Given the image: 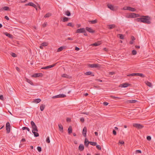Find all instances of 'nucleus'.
I'll return each instance as SVG.
<instances>
[{
    "label": "nucleus",
    "instance_id": "obj_13",
    "mask_svg": "<svg viewBox=\"0 0 155 155\" xmlns=\"http://www.w3.org/2000/svg\"><path fill=\"white\" fill-rule=\"evenodd\" d=\"M84 145L87 147H88V145L89 143H90V142H89L86 138H85L84 140Z\"/></svg>",
    "mask_w": 155,
    "mask_h": 155
},
{
    "label": "nucleus",
    "instance_id": "obj_56",
    "mask_svg": "<svg viewBox=\"0 0 155 155\" xmlns=\"http://www.w3.org/2000/svg\"><path fill=\"white\" fill-rule=\"evenodd\" d=\"M47 25V22H45L42 25V26L43 27H46Z\"/></svg>",
    "mask_w": 155,
    "mask_h": 155
},
{
    "label": "nucleus",
    "instance_id": "obj_54",
    "mask_svg": "<svg viewBox=\"0 0 155 155\" xmlns=\"http://www.w3.org/2000/svg\"><path fill=\"white\" fill-rule=\"evenodd\" d=\"M124 143V142L123 141L119 140L118 142V144H123Z\"/></svg>",
    "mask_w": 155,
    "mask_h": 155
},
{
    "label": "nucleus",
    "instance_id": "obj_15",
    "mask_svg": "<svg viewBox=\"0 0 155 155\" xmlns=\"http://www.w3.org/2000/svg\"><path fill=\"white\" fill-rule=\"evenodd\" d=\"M108 7L109 8L110 10L112 11L114 10V8L112 5L111 4H108L107 5Z\"/></svg>",
    "mask_w": 155,
    "mask_h": 155
},
{
    "label": "nucleus",
    "instance_id": "obj_26",
    "mask_svg": "<svg viewBox=\"0 0 155 155\" xmlns=\"http://www.w3.org/2000/svg\"><path fill=\"white\" fill-rule=\"evenodd\" d=\"M45 107V105L43 104H41L40 107V109L41 111H43Z\"/></svg>",
    "mask_w": 155,
    "mask_h": 155
},
{
    "label": "nucleus",
    "instance_id": "obj_50",
    "mask_svg": "<svg viewBox=\"0 0 155 155\" xmlns=\"http://www.w3.org/2000/svg\"><path fill=\"white\" fill-rule=\"evenodd\" d=\"M11 55L12 56L14 57H15L17 56V55L15 53H12Z\"/></svg>",
    "mask_w": 155,
    "mask_h": 155
},
{
    "label": "nucleus",
    "instance_id": "obj_11",
    "mask_svg": "<svg viewBox=\"0 0 155 155\" xmlns=\"http://www.w3.org/2000/svg\"><path fill=\"white\" fill-rule=\"evenodd\" d=\"M86 29L90 33L94 32V31L90 28H89L88 27H86Z\"/></svg>",
    "mask_w": 155,
    "mask_h": 155
},
{
    "label": "nucleus",
    "instance_id": "obj_59",
    "mask_svg": "<svg viewBox=\"0 0 155 155\" xmlns=\"http://www.w3.org/2000/svg\"><path fill=\"white\" fill-rule=\"evenodd\" d=\"M113 134L114 135H116L117 134V133H116V131L114 130H113Z\"/></svg>",
    "mask_w": 155,
    "mask_h": 155
},
{
    "label": "nucleus",
    "instance_id": "obj_58",
    "mask_svg": "<svg viewBox=\"0 0 155 155\" xmlns=\"http://www.w3.org/2000/svg\"><path fill=\"white\" fill-rule=\"evenodd\" d=\"M80 121L82 122H84V119L83 117L81 118L80 119Z\"/></svg>",
    "mask_w": 155,
    "mask_h": 155
},
{
    "label": "nucleus",
    "instance_id": "obj_17",
    "mask_svg": "<svg viewBox=\"0 0 155 155\" xmlns=\"http://www.w3.org/2000/svg\"><path fill=\"white\" fill-rule=\"evenodd\" d=\"M31 127L32 129V131H36V132L38 131V128L36 125H35L34 126L32 127Z\"/></svg>",
    "mask_w": 155,
    "mask_h": 155
},
{
    "label": "nucleus",
    "instance_id": "obj_31",
    "mask_svg": "<svg viewBox=\"0 0 155 155\" xmlns=\"http://www.w3.org/2000/svg\"><path fill=\"white\" fill-rule=\"evenodd\" d=\"M136 76H139L142 78H143L145 77V76L143 74L139 73H137Z\"/></svg>",
    "mask_w": 155,
    "mask_h": 155
},
{
    "label": "nucleus",
    "instance_id": "obj_46",
    "mask_svg": "<svg viewBox=\"0 0 155 155\" xmlns=\"http://www.w3.org/2000/svg\"><path fill=\"white\" fill-rule=\"evenodd\" d=\"M118 35L120 36L119 37L120 39H124V36L123 35L119 34Z\"/></svg>",
    "mask_w": 155,
    "mask_h": 155
},
{
    "label": "nucleus",
    "instance_id": "obj_21",
    "mask_svg": "<svg viewBox=\"0 0 155 155\" xmlns=\"http://www.w3.org/2000/svg\"><path fill=\"white\" fill-rule=\"evenodd\" d=\"M101 44V43L100 42H97L91 45L93 46H99Z\"/></svg>",
    "mask_w": 155,
    "mask_h": 155
},
{
    "label": "nucleus",
    "instance_id": "obj_9",
    "mask_svg": "<svg viewBox=\"0 0 155 155\" xmlns=\"http://www.w3.org/2000/svg\"><path fill=\"white\" fill-rule=\"evenodd\" d=\"M87 132V128L86 127H84L82 131V134L84 137H86Z\"/></svg>",
    "mask_w": 155,
    "mask_h": 155
},
{
    "label": "nucleus",
    "instance_id": "obj_18",
    "mask_svg": "<svg viewBox=\"0 0 155 155\" xmlns=\"http://www.w3.org/2000/svg\"><path fill=\"white\" fill-rule=\"evenodd\" d=\"M9 9V8L7 6H5L3 7L2 8L0 9L1 11L3 10L8 11Z\"/></svg>",
    "mask_w": 155,
    "mask_h": 155
},
{
    "label": "nucleus",
    "instance_id": "obj_28",
    "mask_svg": "<svg viewBox=\"0 0 155 155\" xmlns=\"http://www.w3.org/2000/svg\"><path fill=\"white\" fill-rule=\"evenodd\" d=\"M128 10L132 12H134L136 11V9L135 8H133L130 7H129L128 8Z\"/></svg>",
    "mask_w": 155,
    "mask_h": 155
},
{
    "label": "nucleus",
    "instance_id": "obj_55",
    "mask_svg": "<svg viewBox=\"0 0 155 155\" xmlns=\"http://www.w3.org/2000/svg\"><path fill=\"white\" fill-rule=\"evenodd\" d=\"M147 139L148 140H151V137L150 136H148L147 137Z\"/></svg>",
    "mask_w": 155,
    "mask_h": 155
},
{
    "label": "nucleus",
    "instance_id": "obj_53",
    "mask_svg": "<svg viewBox=\"0 0 155 155\" xmlns=\"http://www.w3.org/2000/svg\"><path fill=\"white\" fill-rule=\"evenodd\" d=\"M31 127L36 125L35 123L32 121H31Z\"/></svg>",
    "mask_w": 155,
    "mask_h": 155
},
{
    "label": "nucleus",
    "instance_id": "obj_37",
    "mask_svg": "<svg viewBox=\"0 0 155 155\" xmlns=\"http://www.w3.org/2000/svg\"><path fill=\"white\" fill-rule=\"evenodd\" d=\"M68 20H69L68 18L67 17H64L63 18L62 21L64 22H65L68 21Z\"/></svg>",
    "mask_w": 155,
    "mask_h": 155
},
{
    "label": "nucleus",
    "instance_id": "obj_22",
    "mask_svg": "<svg viewBox=\"0 0 155 155\" xmlns=\"http://www.w3.org/2000/svg\"><path fill=\"white\" fill-rule=\"evenodd\" d=\"M137 101L135 100H128L127 101V102L128 103H134L136 102Z\"/></svg>",
    "mask_w": 155,
    "mask_h": 155
},
{
    "label": "nucleus",
    "instance_id": "obj_42",
    "mask_svg": "<svg viewBox=\"0 0 155 155\" xmlns=\"http://www.w3.org/2000/svg\"><path fill=\"white\" fill-rule=\"evenodd\" d=\"M46 141L47 143H49L50 142L49 137H48L46 139Z\"/></svg>",
    "mask_w": 155,
    "mask_h": 155
},
{
    "label": "nucleus",
    "instance_id": "obj_63",
    "mask_svg": "<svg viewBox=\"0 0 155 155\" xmlns=\"http://www.w3.org/2000/svg\"><path fill=\"white\" fill-rule=\"evenodd\" d=\"M67 39L69 40H73V38H70V37H68L67 38Z\"/></svg>",
    "mask_w": 155,
    "mask_h": 155
},
{
    "label": "nucleus",
    "instance_id": "obj_36",
    "mask_svg": "<svg viewBox=\"0 0 155 155\" xmlns=\"http://www.w3.org/2000/svg\"><path fill=\"white\" fill-rule=\"evenodd\" d=\"M64 48V47H62L61 46L58 49L57 51L58 52H60V51H61L62 50H63Z\"/></svg>",
    "mask_w": 155,
    "mask_h": 155
},
{
    "label": "nucleus",
    "instance_id": "obj_47",
    "mask_svg": "<svg viewBox=\"0 0 155 155\" xmlns=\"http://www.w3.org/2000/svg\"><path fill=\"white\" fill-rule=\"evenodd\" d=\"M134 18H137L140 16V15L134 13Z\"/></svg>",
    "mask_w": 155,
    "mask_h": 155
},
{
    "label": "nucleus",
    "instance_id": "obj_5",
    "mask_svg": "<svg viewBox=\"0 0 155 155\" xmlns=\"http://www.w3.org/2000/svg\"><path fill=\"white\" fill-rule=\"evenodd\" d=\"M66 97V95L64 94H60L58 95H55L54 96H53L52 97V98L54 99L58 98H60V97Z\"/></svg>",
    "mask_w": 155,
    "mask_h": 155
},
{
    "label": "nucleus",
    "instance_id": "obj_43",
    "mask_svg": "<svg viewBox=\"0 0 155 155\" xmlns=\"http://www.w3.org/2000/svg\"><path fill=\"white\" fill-rule=\"evenodd\" d=\"M85 74L87 75H91L92 74V72L91 71H88L85 73Z\"/></svg>",
    "mask_w": 155,
    "mask_h": 155
},
{
    "label": "nucleus",
    "instance_id": "obj_20",
    "mask_svg": "<svg viewBox=\"0 0 155 155\" xmlns=\"http://www.w3.org/2000/svg\"><path fill=\"white\" fill-rule=\"evenodd\" d=\"M59 130L63 132V127L61 124H59L58 125Z\"/></svg>",
    "mask_w": 155,
    "mask_h": 155
},
{
    "label": "nucleus",
    "instance_id": "obj_34",
    "mask_svg": "<svg viewBox=\"0 0 155 155\" xmlns=\"http://www.w3.org/2000/svg\"><path fill=\"white\" fill-rule=\"evenodd\" d=\"M51 14L50 13H48L46 14L45 16L44 17L45 18H48L51 16Z\"/></svg>",
    "mask_w": 155,
    "mask_h": 155
},
{
    "label": "nucleus",
    "instance_id": "obj_30",
    "mask_svg": "<svg viewBox=\"0 0 155 155\" xmlns=\"http://www.w3.org/2000/svg\"><path fill=\"white\" fill-rule=\"evenodd\" d=\"M65 14L66 15L68 16H69L71 15V13L70 11L68 10L65 12Z\"/></svg>",
    "mask_w": 155,
    "mask_h": 155
},
{
    "label": "nucleus",
    "instance_id": "obj_40",
    "mask_svg": "<svg viewBox=\"0 0 155 155\" xmlns=\"http://www.w3.org/2000/svg\"><path fill=\"white\" fill-rule=\"evenodd\" d=\"M67 25L73 28L74 27V25H73L72 23L71 22L68 23L67 24Z\"/></svg>",
    "mask_w": 155,
    "mask_h": 155
},
{
    "label": "nucleus",
    "instance_id": "obj_1",
    "mask_svg": "<svg viewBox=\"0 0 155 155\" xmlns=\"http://www.w3.org/2000/svg\"><path fill=\"white\" fill-rule=\"evenodd\" d=\"M135 20L145 24H150L151 23V18L148 16H141L140 18L136 19Z\"/></svg>",
    "mask_w": 155,
    "mask_h": 155
},
{
    "label": "nucleus",
    "instance_id": "obj_51",
    "mask_svg": "<svg viewBox=\"0 0 155 155\" xmlns=\"http://www.w3.org/2000/svg\"><path fill=\"white\" fill-rule=\"evenodd\" d=\"M129 6H127L124 7L122 9L125 10H128V8Z\"/></svg>",
    "mask_w": 155,
    "mask_h": 155
},
{
    "label": "nucleus",
    "instance_id": "obj_61",
    "mask_svg": "<svg viewBox=\"0 0 155 155\" xmlns=\"http://www.w3.org/2000/svg\"><path fill=\"white\" fill-rule=\"evenodd\" d=\"M103 104L104 105L107 106V105H108V103L107 102H103Z\"/></svg>",
    "mask_w": 155,
    "mask_h": 155
},
{
    "label": "nucleus",
    "instance_id": "obj_49",
    "mask_svg": "<svg viewBox=\"0 0 155 155\" xmlns=\"http://www.w3.org/2000/svg\"><path fill=\"white\" fill-rule=\"evenodd\" d=\"M37 149L38 150V151L39 152H40L41 151V147H38L37 148Z\"/></svg>",
    "mask_w": 155,
    "mask_h": 155
},
{
    "label": "nucleus",
    "instance_id": "obj_32",
    "mask_svg": "<svg viewBox=\"0 0 155 155\" xmlns=\"http://www.w3.org/2000/svg\"><path fill=\"white\" fill-rule=\"evenodd\" d=\"M61 76L63 78H69L70 76L66 74H63Z\"/></svg>",
    "mask_w": 155,
    "mask_h": 155
},
{
    "label": "nucleus",
    "instance_id": "obj_8",
    "mask_svg": "<svg viewBox=\"0 0 155 155\" xmlns=\"http://www.w3.org/2000/svg\"><path fill=\"white\" fill-rule=\"evenodd\" d=\"M25 6L29 5V6H32V7H34V8H35L36 10H37V6L32 2H29L28 3L25 4Z\"/></svg>",
    "mask_w": 155,
    "mask_h": 155
},
{
    "label": "nucleus",
    "instance_id": "obj_41",
    "mask_svg": "<svg viewBox=\"0 0 155 155\" xmlns=\"http://www.w3.org/2000/svg\"><path fill=\"white\" fill-rule=\"evenodd\" d=\"M90 144L93 146H96L97 145V143L96 142H90Z\"/></svg>",
    "mask_w": 155,
    "mask_h": 155
},
{
    "label": "nucleus",
    "instance_id": "obj_60",
    "mask_svg": "<svg viewBox=\"0 0 155 155\" xmlns=\"http://www.w3.org/2000/svg\"><path fill=\"white\" fill-rule=\"evenodd\" d=\"M136 153H141V151L140 150H136Z\"/></svg>",
    "mask_w": 155,
    "mask_h": 155
},
{
    "label": "nucleus",
    "instance_id": "obj_27",
    "mask_svg": "<svg viewBox=\"0 0 155 155\" xmlns=\"http://www.w3.org/2000/svg\"><path fill=\"white\" fill-rule=\"evenodd\" d=\"M68 133L70 134L72 132V127L71 126H70L68 129Z\"/></svg>",
    "mask_w": 155,
    "mask_h": 155
},
{
    "label": "nucleus",
    "instance_id": "obj_35",
    "mask_svg": "<svg viewBox=\"0 0 155 155\" xmlns=\"http://www.w3.org/2000/svg\"><path fill=\"white\" fill-rule=\"evenodd\" d=\"M22 129L23 130H27L28 132H30V130L27 127H23L22 128Z\"/></svg>",
    "mask_w": 155,
    "mask_h": 155
},
{
    "label": "nucleus",
    "instance_id": "obj_10",
    "mask_svg": "<svg viewBox=\"0 0 155 155\" xmlns=\"http://www.w3.org/2000/svg\"><path fill=\"white\" fill-rule=\"evenodd\" d=\"M56 64H55L53 65H50L44 67L42 68H41L42 69H47L50 68H51L54 67L56 65Z\"/></svg>",
    "mask_w": 155,
    "mask_h": 155
},
{
    "label": "nucleus",
    "instance_id": "obj_38",
    "mask_svg": "<svg viewBox=\"0 0 155 155\" xmlns=\"http://www.w3.org/2000/svg\"><path fill=\"white\" fill-rule=\"evenodd\" d=\"M41 101V100L40 99H37L34 100V101L35 102L37 103H39Z\"/></svg>",
    "mask_w": 155,
    "mask_h": 155
},
{
    "label": "nucleus",
    "instance_id": "obj_6",
    "mask_svg": "<svg viewBox=\"0 0 155 155\" xmlns=\"http://www.w3.org/2000/svg\"><path fill=\"white\" fill-rule=\"evenodd\" d=\"M86 32L84 28H82L78 29L76 32V33H85Z\"/></svg>",
    "mask_w": 155,
    "mask_h": 155
},
{
    "label": "nucleus",
    "instance_id": "obj_7",
    "mask_svg": "<svg viewBox=\"0 0 155 155\" xmlns=\"http://www.w3.org/2000/svg\"><path fill=\"white\" fill-rule=\"evenodd\" d=\"M43 74L42 73H35L32 75L31 77H42Z\"/></svg>",
    "mask_w": 155,
    "mask_h": 155
},
{
    "label": "nucleus",
    "instance_id": "obj_52",
    "mask_svg": "<svg viewBox=\"0 0 155 155\" xmlns=\"http://www.w3.org/2000/svg\"><path fill=\"white\" fill-rule=\"evenodd\" d=\"M113 99H120V98L119 97H115V96H111V97Z\"/></svg>",
    "mask_w": 155,
    "mask_h": 155
},
{
    "label": "nucleus",
    "instance_id": "obj_44",
    "mask_svg": "<svg viewBox=\"0 0 155 155\" xmlns=\"http://www.w3.org/2000/svg\"><path fill=\"white\" fill-rule=\"evenodd\" d=\"M41 45L43 46H46L48 45V43L46 42H44L43 43H42Z\"/></svg>",
    "mask_w": 155,
    "mask_h": 155
},
{
    "label": "nucleus",
    "instance_id": "obj_14",
    "mask_svg": "<svg viewBox=\"0 0 155 155\" xmlns=\"http://www.w3.org/2000/svg\"><path fill=\"white\" fill-rule=\"evenodd\" d=\"M134 13H132L127 16V18H134Z\"/></svg>",
    "mask_w": 155,
    "mask_h": 155
},
{
    "label": "nucleus",
    "instance_id": "obj_19",
    "mask_svg": "<svg viewBox=\"0 0 155 155\" xmlns=\"http://www.w3.org/2000/svg\"><path fill=\"white\" fill-rule=\"evenodd\" d=\"M4 34L5 35L8 36L10 38H12L13 37V36L12 35L8 33L7 32H4Z\"/></svg>",
    "mask_w": 155,
    "mask_h": 155
},
{
    "label": "nucleus",
    "instance_id": "obj_4",
    "mask_svg": "<svg viewBox=\"0 0 155 155\" xmlns=\"http://www.w3.org/2000/svg\"><path fill=\"white\" fill-rule=\"evenodd\" d=\"M133 126L134 127H135L138 129H141L143 127V126L138 124H133Z\"/></svg>",
    "mask_w": 155,
    "mask_h": 155
},
{
    "label": "nucleus",
    "instance_id": "obj_64",
    "mask_svg": "<svg viewBox=\"0 0 155 155\" xmlns=\"http://www.w3.org/2000/svg\"><path fill=\"white\" fill-rule=\"evenodd\" d=\"M79 50H80V48H79L77 47H75V50L79 51Z\"/></svg>",
    "mask_w": 155,
    "mask_h": 155
},
{
    "label": "nucleus",
    "instance_id": "obj_33",
    "mask_svg": "<svg viewBox=\"0 0 155 155\" xmlns=\"http://www.w3.org/2000/svg\"><path fill=\"white\" fill-rule=\"evenodd\" d=\"M26 81L29 83L30 84H31V85H33V82H32V81L28 79H27V78H26Z\"/></svg>",
    "mask_w": 155,
    "mask_h": 155
},
{
    "label": "nucleus",
    "instance_id": "obj_24",
    "mask_svg": "<svg viewBox=\"0 0 155 155\" xmlns=\"http://www.w3.org/2000/svg\"><path fill=\"white\" fill-rule=\"evenodd\" d=\"M88 22L90 23H91L92 24H95L97 22V19H95L94 20L89 21Z\"/></svg>",
    "mask_w": 155,
    "mask_h": 155
},
{
    "label": "nucleus",
    "instance_id": "obj_62",
    "mask_svg": "<svg viewBox=\"0 0 155 155\" xmlns=\"http://www.w3.org/2000/svg\"><path fill=\"white\" fill-rule=\"evenodd\" d=\"M4 98L3 95H1L0 96V99L1 100H3Z\"/></svg>",
    "mask_w": 155,
    "mask_h": 155
},
{
    "label": "nucleus",
    "instance_id": "obj_45",
    "mask_svg": "<svg viewBox=\"0 0 155 155\" xmlns=\"http://www.w3.org/2000/svg\"><path fill=\"white\" fill-rule=\"evenodd\" d=\"M96 147L98 150H101V147L99 145H96Z\"/></svg>",
    "mask_w": 155,
    "mask_h": 155
},
{
    "label": "nucleus",
    "instance_id": "obj_2",
    "mask_svg": "<svg viewBox=\"0 0 155 155\" xmlns=\"http://www.w3.org/2000/svg\"><path fill=\"white\" fill-rule=\"evenodd\" d=\"M88 66L89 67L91 68H99L101 67L100 64H89L88 65Z\"/></svg>",
    "mask_w": 155,
    "mask_h": 155
},
{
    "label": "nucleus",
    "instance_id": "obj_25",
    "mask_svg": "<svg viewBox=\"0 0 155 155\" xmlns=\"http://www.w3.org/2000/svg\"><path fill=\"white\" fill-rule=\"evenodd\" d=\"M36 131H32V133L34 134V136L37 137L39 136V135L38 133L36 132Z\"/></svg>",
    "mask_w": 155,
    "mask_h": 155
},
{
    "label": "nucleus",
    "instance_id": "obj_23",
    "mask_svg": "<svg viewBox=\"0 0 155 155\" xmlns=\"http://www.w3.org/2000/svg\"><path fill=\"white\" fill-rule=\"evenodd\" d=\"M84 149V147L83 144H80L79 147V149L81 151H83Z\"/></svg>",
    "mask_w": 155,
    "mask_h": 155
},
{
    "label": "nucleus",
    "instance_id": "obj_29",
    "mask_svg": "<svg viewBox=\"0 0 155 155\" xmlns=\"http://www.w3.org/2000/svg\"><path fill=\"white\" fill-rule=\"evenodd\" d=\"M145 83L148 86L150 87H151L152 86V84L150 82L148 81H146L145 82Z\"/></svg>",
    "mask_w": 155,
    "mask_h": 155
},
{
    "label": "nucleus",
    "instance_id": "obj_16",
    "mask_svg": "<svg viewBox=\"0 0 155 155\" xmlns=\"http://www.w3.org/2000/svg\"><path fill=\"white\" fill-rule=\"evenodd\" d=\"M108 28L110 29H113L116 27V25L114 24L109 25H108Z\"/></svg>",
    "mask_w": 155,
    "mask_h": 155
},
{
    "label": "nucleus",
    "instance_id": "obj_3",
    "mask_svg": "<svg viewBox=\"0 0 155 155\" xmlns=\"http://www.w3.org/2000/svg\"><path fill=\"white\" fill-rule=\"evenodd\" d=\"M6 127L7 133L8 134L10 132L11 127L10 124L9 122H8L6 123Z\"/></svg>",
    "mask_w": 155,
    "mask_h": 155
},
{
    "label": "nucleus",
    "instance_id": "obj_48",
    "mask_svg": "<svg viewBox=\"0 0 155 155\" xmlns=\"http://www.w3.org/2000/svg\"><path fill=\"white\" fill-rule=\"evenodd\" d=\"M132 53L134 55H136L137 54V51L135 50H133L132 51Z\"/></svg>",
    "mask_w": 155,
    "mask_h": 155
},
{
    "label": "nucleus",
    "instance_id": "obj_57",
    "mask_svg": "<svg viewBox=\"0 0 155 155\" xmlns=\"http://www.w3.org/2000/svg\"><path fill=\"white\" fill-rule=\"evenodd\" d=\"M66 121L68 122H70L71 121V119L69 117H67L66 119Z\"/></svg>",
    "mask_w": 155,
    "mask_h": 155
},
{
    "label": "nucleus",
    "instance_id": "obj_12",
    "mask_svg": "<svg viewBox=\"0 0 155 155\" xmlns=\"http://www.w3.org/2000/svg\"><path fill=\"white\" fill-rule=\"evenodd\" d=\"M129 85L130 84L127 83H125L120 84V87H126Z\"/></svg>",
    "mask_w": 155,
    "mask_h": 155
},
{
    "label": "nucleus",
    "instance_id": "obj_39",
    "mask_svg": "<svg viewBox=\"0 0 155 155\" xmlns=\"http://www.w3.org/2000/svg\"><path fill=\"white\" fill-rule=\"evenodd\" d=\"M137 73H132L130 74H128L127 75V76H136Z\"/></svg>",
    "mask_w": 155,
    "mask_h": 155
}]
</instances>
